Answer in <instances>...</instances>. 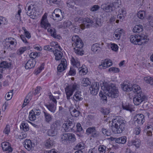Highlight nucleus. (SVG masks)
<instances>
[{
  "instance_id": "f257e3e1",
  "label": "nucleus",
  "mask_w": 153,
  "mask_h": 153,
  "mask_svg": "<svg viewBox=\"0 0 153 153\" xmlns=\"http://www.w3.org/2000/svg\"><path fill=\"white\" fill-rule=\"evenodd\" d=\"M121 88L126 92L132 91L136 96L134 101L136 102L135 105H139L141 102L146 99V97L143 93L140 86L136 84L133 85L130 82L125 81L121 85Z\"/></svg>"
},
{
  "instance_id": "f03ea898",
  "label": "nucleus",
  "mask_w": 153,
  "mask_h": 153,
  "mask_svg": "<svg viewBox=\"0 0 153 153\" xmlns=\"http://www.w3.org/2000/svg\"><path fill=\"white\" fill-rule=\"evenodd\" d=\"M102 88L103 89L104 94L108 96L115 98L118 96V89L114 84L104 83L103 86L102 87Z\"/></svg>"
},
{
  "instance_id": "7ed1b4c3",
  "label": "nucleus",
  "mask_w": 153,
  "mask_h": 153,
  "mask_svg": "<svg viewBox=\"0 0 153 153\" xmlns=\"http://www.w3.org/2000/svg\"><path fill=\"white\" fill-rule=\"evenodd\" d=\"M73 42L72 45L75 46L74 48L75 53L78 55L82 56L84 54V51L82 49L83 43L81 39L77 35L74 36L72 38Z\"/></svg>"
},
{
  "instance_id": "20e7f679",
  "label": "nucleus",
  "mask_w": 153,
  "mask_h": 153,
  "mask_svg": "<svg viewBox=\"0 0 153 153\" xmlns=\"http://www.w3.org/2000/svg\"><path fill=\"white\" fill-rule=\"evenodd\" d=\"M126 122L125 120L122 119L120 118H118L117 122L114 123L113 122L112 130L114 133L119 134L121 133L125 129Z\"/></svg>"
},
{
  "instance_id": "39448f33",
  "label": "nucleus",
  "mask_w": 153,
  "mask_h": 153,
  "mask_svg": "<svg viewBox=\"0 0 153 153\" xmlns=\"http://www.w3.org/2000/svg\"><path fill=\"white\" fill-rule=\"evenodd\" d=\"M148 36L144 35H131L130 37V42L135 45H143L146 43L149 40Z\"/></svg>"
},
{
  "instance_id": "423d86ee",
  "label": "nucleus",
  "mask_w": 153,
  "mask_h": 153,
  "mask_svg": "<svg viewBox=\"0 0 153 153\" xmlns=\"http://www.w3.org/2000/svg\"><path fill=\"white\" fill-rule=\"evenodd\" d=\"M61 142L65 144L72 143L76 140L75 135L73 133H65L60 136Z\"/></svg>"
},
{
  "instance_id": "0eeeda50",
  "label": "nucleus",
  "mask_w": 153,
  "mask_h": 153,
  "mask_svg": "<svg viewBox=\"0 0 153 153\" xmlns=\"http://www.w3.org/2000/svg\"><path fill=\"white\" fill-rule=\"evenodd\" d=\"M36 5L35 4L34 2H28L26 4V6L25 8L26 13L29 16H36Z\"/></svg>"
},
{
  "instance_id": "6e6552de",
  "label": "nucleus",
  "mask_w": 153,
  "mask_h": 153,
  "mask_svg": "<svg viewBox=\"0 0 153 153\" xmlns=\"http://www.w3.org/2000/svg\"><path fill=\"white\" fill-rule=\"evenodd\" d=\"M79 85L76 83L73 85L71 87H68L65 88V91L67 95V98L68 99H70V97L71 96L75 90L77 89Z\"/></svg>"
},
{
  "instance_id": "1a4fd4ad",
  "label": "nucleus",
  "mask_w": 153,
  "mask_h": 153,
  "mask_svg": "<svg viewBox=\"0 0 153 153\" xmlns=\"http://www.w3.org/2000/svg\"><path fill=\"white\" fill-rule=\"evenodd\" d=\"M133 120L134 123L137 126L142 125L145 121V117L142 114H138L134 117Z\"/></svg>"
},
{
  "instance_id": "9d476101",
  "label": "nucleus",
  "mask_w": 153,
  "mask_h": 153,
  "mask_svg": "<svg viewBox=\"0 0 153 153\" xmlns=\"http://www.w3.org/2000/svg\"><path fill=\"white\" fill-rule=\"evenodd\" d=\"M86 132L88 135L91 134V136L93 138H97L100 135V133L96 130L95 127H92L88 128Z\"/></svg>"
},
{
  "instance_id": "9b49d317",
  "label": "nucleus",
  "mask_w": 153,
  "mask_h": 153,
  "mask_svg": "<svg viewBox=\"0 0 153 153\" xmlns=\"http://www.w3.org/2000/svg\"><path fill=\"white\" fill-rule=\"evenodd\" d=\"M81 25L84 28H88L92 26L94 24V22L88 18H84L82 20ZM82 29H83L82 28Z\"/></svg>"
},
{
  "instance_id": "f8f14e48",
  "label": "nucleus",
  "mask_w": 153,
  "mask_h": 153,
  "mask_svg": "<svg viewBox=\"0 0 153 153\" xmlns=\"http://www.w3.org/2000/svg\"><path fill=\"white\" fill-rule=\"evenodd\" d=\"M99 82H94L93 83L90 88L91 93L93 95H96L99 91Z\"/></svg>"
},
{
  "instance_id": "ddd939ff",
  "label": "nucleus",
  "mask_w": 153,
  "mask_h": 153,
  "mask_svg": "<svg viewBox=\"0 0 153 153\" xmlns=\"http://www.w3.org/2000/svg\"><path fill=\"white\" fill-rule=\"evenodd\" d=\"M47 18V14L45 13L43 16L41 22V27L45 29L50 27L51 25L48 22Z\"/></svg>"
},
{
  "instance_id": "4468645a",
  "label": "nucleus",
  "mask_w": 153,
  "mask_h": 153,
  "mask_svg": "<svg viewBox=\"0 0 153 153\" xmlns=\"http://www.w3.org/2000/svg\"><path fill=\"white\" fill-rule=\"evenodd\" d=\"M67 67V61L65 59H62L61 63L57 67V70L58 72H61L65 70Z\"/></svg>"
},
{
  "instance_id": "2eb2a0df",
  "label": "nucleus",
  "mask_w": 153,
  "mask_h": 153,
  "mask_svg": "<svg viewBox=\"0 0 153 153\" xmlns=\"http://www.w3.org/2000/svg\"><path fill=\"white\" fill-rule=\"evenodd\" d=\"M74 126V124L72 122L69 121L63 124L62 126L66 131H72Z\"/></svg>"
},
{
  "instance_id": "dca6fc26",
  "label": "nucleus",
  "mask_w": 153,
  "mask_h": 153,
  "mask_svg": "<svg viewBox=\"0 0 153 153\" xmlns=\"http://www.w3.org/2000/svg\"><path fill=\"white\" fill-rule=\"evenodd\" d=\"M112 64V61L110 59H105L104 61L101 63V64L100 65V68L105 69L111 66Z\"/></svg>"
},
{
  "instance_id": "f3484780",
  "label": "nucleus",
  "mask_w": 153,
  "mask_h": 153,
  "mask_svg": "<svg viewBox=\"0 0 153 153\" xmlns=\"http://www.w3.org/2000/svg\"><path fill=\"white\" fill-rule=\"evenodd\" d=\"M36 61L34 59L29 60L25 64V66L26 69H31L33 68L35 65Z\"/></svg>"
},
{
  "instance_id": "a211bd4d",
  "label": "nucleus",
  "mask_w": 153,
  "mask_h": 153,
  "mask_svg": "<svg viewBox=\"0 0 153 153\" xmlns=\"http://www.w3.org/2000/svg\"><path fill=\"white\" fill-rule=\"evenodd\" d=\"M55 56V59L56 60H59L60 59L63 55L62 53L60 51L57 49H55V50L52 51Z\"/></svg>"
},
{
  "instance_id": "6ab92c4d",
  "label": "nucleus",
  "mask_w": 153,
  "mask_h": 153,
  "mask_svg": "<svg viewBox=\"0 0 153 153\" xmlns=\"http://www.w3.org/2000/svg\"><path fill=\"white\" fill-rule=\"evenodd\" d=\"M101 7L107 12H111L113 10V8L111 4H103L101 5Z\"/></svg>"
},
{
  "instance_id": "aec40b11",
  "label": "nucleus",
  "mask_w": 153,
  "mask_h": 153,
  "mask_svg": "<svg viewBox=\"0 0 153 153\" xmlns=\"http://www.w3.org/2000/svg\"><path fill=\"white\" fill-rule=\"evenodd\" d=\"M17 44V42L16 40L13 38L10 37L8 38V41L6 43V45L7 46V47L11 48L10 45H16Z\"/></svg>"
},
{
  "instance_id": "412c9836",
  "label": "nucleus",
  "mask_w": 153,
  "mask_h": 153,
  "mask_svg": "<svg viewBox=\"0 0 153 153\" xmlns=\"http://www.w3.org/2000/svg\"><path fill=\"white\" fill-rule=\"evenodd\" d=\"M1 146L2 149L5 151H8L9 152H12V148L9 145V144L7 142H4L1 144Z\"/></svg>"
},
{
  "instance_id": "4be33fe9",
  "label": "nucleus",
  "mask_w": 153,
  "mask_h": 153,
  "mask_svg": "<svg viewBox=\"0 0 153 153\" xmlns=\"http://www.w3.org/2000/svg\"><path fill=\"white\" fill-rule=\"evenodd\" d=\"M23 144L25 148L28 151H30L32 148L31 141L30 140H26L24 142Z\"/></svg>"
},
{
  "instance_id": "5701e85b",
  "label": "nucleus",
  "mask_w": 153,
  "mask_h": 153,
  "mask_svg": "<svg viewBox=\"0 0 153 153\" xmlns=\"http://www.w3.org/2000/svg\"><path fill=\"white\" fill-rule=\"evenodd\" d=\"M45 121L48 123H50L53 119V117L49 113L44 111Z\"/></svg>"
},
{
  "instance_id": "b1692460",
  "label": "nucleus",
  "mask_w": 153,
  "mask_h": 153,
  "mask_svg": "<svg viewBox=\"0 0 153 153\" xmlns=\"http://www.w3.org/2000/svg\"><path fill=\"white\" fill-rule=\"evenodd\" d=\"M56 10H55L54 12L52 13L51 16V18L53 19L54 20L56 21V22L61 20L63 18V17L62 18L60 17V15L56 13Z\"/></svg>"
},
{
  "instance_id": "393cba45",
  "label": "nucleus",
  "mask_w": 153,
  "mask_h": 153,
  "mask_svg": "<svg viewBox=\"0 0 153 153\" xmlns=\"http://www.w3.org/2000/svg\"><path fill=\"white\" fill-rule=\"evenodd\" d=\"M10 62H8L7 61H3L0 63V68H9L11 66Z\"/></svg>"
},
{
  "instance_id": "a878e982",
  "label": "nucleus",
  "mask_w": 153,
  "mask_h": 153,
  "mask_svg": "<svg viewBox=\"0 0 153 153\" xmlns=\"http://www.w3.org/2000/svg\"><path fill=\"white\" fill-rule=\"evenodd\" d=\"M100 44L95 43L93 44L91 47V50L94 52L98 53L100 49L102 48V47L100 46Z\"/></svg>"
},
{
  "instance_id": "bb28decb",
  "label": "nucleus",
  "mask_w": 153,
  "mask_h": 153,
  "mask_svg": "<svg viewBox=\"0 0 153 153\" xmlns=\"http://www.w3.org/2000/svg\"><path fill=\"white\" fill-rule=\"evenodd\" d=\"M143 28L142 25H137L134 27L133 31L134 33H140L143 31Z\"/></svg>"
},
{
  "instance_id": "cd10ccee",
  "label": "nucleus",
  "mask_w": 153,
  "mask_h": 153,
  "mask_svg": "<svg viewBox=\"0 0 153 153\" xmlns=\"http://www.w3.org/2000/svg\"><path fill=\"white\" fill-rule=\"evenodd\" d=\"M115 141L117 143L124 144L126 142V138L125 136H123L118 138H115Z\"/></svg>"
},
{
  "instance_id": "c85d7f7f",
  "label": "nucleus",
  "mask_w": 153,
  "mask_h": 153,
  "mask_svg": "<svg viewBox=\"0 0 153 153\" xmlns=\"http://www.w3.org/2000/svg\"><path fill=\"white\" fill-rule=\"evenodd\" d=\"M124 34V30L123 29L117 30L115 32V35L116 39H120L121 35Z\"/></svg>"
},
{
  "instance_id": "c756f323",
  "label": "nucleus",
  "mask_w": 153,
  "mask_h": 153,
  "mask_svg": "<svg viewBox=\"0 0 153 153\" xmlns=\"http://www.w3.org/2000/svg\"><path fill=\"white\" fill-rule=\"evenodd\" d=\"M79 73L81 75H84L85 74L88 72L87 68L85 67V66L82 65V66L79 68Z\"/></svg>"
},
{
  "instance_id": "7c9ffc66",
  "label": "nucleus",
  "mask_w": 153,
  "mask_h": 153,
  "mask_svg": "<svg viewBox=\"0 0 153 153\" xmlns=\"http://www.w3.org/2000/svg\"><path fill=\"white\" fill-rule=\"evenodd\" d=\"M81 92L79 91L76 92L74 95L73 97L74 99L76 101L81 100H82V98L81 97Z\"/></svg>"
},
{
  "instance_id": "2f4dec72",
  "label": "nucleus",
  "mask_w": 153,
  "mask_h": 153,
  "mask_svg": "<svg viewBox=\"0 0 153 153\" xmlns=\"http://www.w3.org/2000/svg\"><path fill=\"white\" fill-rule=\"evenodd\" d=\"M53 140L49 139L47 140L45 143V145L46 148H49L53 146Z\"/></svg>"
},
{
  "instance_id": "473e14b6",
  "label": "nucleus",
  "mask_w": 153,
  "mask_h": 153,
  "mask_svg": "<svg viewBox=\"0 0 153 153\" xmlns=\"http://www.w3.org/2000/svg\"><path fill=\"white\" fill-rule=\"evenodd\" d=\"M57 129H54L51 128V129L49 130L47 132L48 134L50 136H55L57 133Z\"/></svg>"
},
{
  "instance_id": "72a5a7b5",
  "label": "nucleus",
  "mask_w": 153,
  "mask_h": 153,
  "mask_svg": "<svg viewBox=\"0 0 153 153\" xmlns=\"http://www.w3.org/2000/svg\"><path fill=\"white\" fill-rule=\"evenodd\" d=\"M47 3L50 5H53L56 4L57 5H59L60 1L59 0H47Z\"/></svg>"
},
{
  "instance_id": "f704fd0d",
  "label": "nucleus",
  "mask_w": 153,
  "mask_h": 153,
  "mask_svg": "<svg viewBox=\"0 0 153 153\" xmlns=\"http://www.w3.org/2000/svg\"><path fill=\"white\" fill-rule=\"evenodd\" d=\"M20 128L21 129H22L25 131H28L29 129L28 124L24 122L22 123Z\"/></svg>"
},
{
  "instance_id": "c9c22d12",
  "label": "nucleus",
  "mask_w": 153,
  "mask_h": 153,
  "mask_svg": "<svg viewBox=\"0 0 153 153\" xmlns=\"http://www.w3.org/2000/svg\"><path fill=\"white\" fill-rule=\"evenodd\" d=\"M120 0H114L111 4L113 8H117L120 5Z\"/></svg>"
},
{
  "instance_id": "e433bc0d",
  "label": "nucleus",
  "mask_w": 153,
  "mask_h": 153,
  "mask_svg": "<svg viewBox=\"0 0 153 153\" xmlns=\"http://www.w3.org/2000/svg\"><path fill=\"white\" fill-rule=\"evenodd\" d=\"M71 62L73 65L77 68L80 66L79 62L76 59H74L73 57L71 59Z\"/></svg>"
},
{
  "instance_id": "4c0bfd02",
  "label": "nucleus",
  "mask_w": 153,
  "mask_h": 153,
  "mask_svg": "<svg viewBox=\"0 0 153 153\" xmlns=\"http://www.w3.org/2000/svg\"><path fill=\"white\" fill-rule=\"evenodd\" d=\"M60 126V122L59 121L56 120L53 122L51 126V128L56 129Z\"/></svg>"
},
{
  "instance_id": "58836bf2",
  "label": "nucleus",
  "mask_w": 153,
  "mask_h": 153,
  "mask_svg": "<svg viewBox=\"0 0 153 153\" xmlns=\"http://www.w3.org/2000/svg\"><path fill=\"white\" fill-rule=\"evenodd\" d=\"M91 82L88 78H85L83 79L82 82V85L83 86H87L91 84Z\"/></svg>"
},
{
  "instance_id": "ea45409f",
  "label": "nucleus",
  "mask_w": 153,
  "mask_h": 153,
  "mask_svg": "<svg viewBox=\"0 0 153 153\" xmlns=\"http://www.w3.org/2000/svg\"><path fill=\"white\" fill-rule=\"evenodd\" d=\"M13 90L10 91L9 92L7 93L5 96V99L7 100H10L12 97V96L13 94Z\"/></svg>"
},
{
  "instance_id": "a19ab883",
  "label": "nucleus",
  "mask_w": 153,
  "mask_h": 153,
  "mask_svg": "<svg viewBox=\"0 0 153 153\" xmlns=\"http://www.w3.org/2000/svg\"><path fill=\"white\" fill-rule=\"evenodd\" d=\"M36 118V116L34 115V113L31 111L29 112V119L31 121L35 120Z\"/></svg>"
},
{
  "instance_id": "79ce46f5",
  "label": "nucleus",
  "mask_w": 153,
  "mask_h": 153,
  "mask_svg": "<svg viewBox=\"0 0 153 153\" xmlns=\"http://www.w3.org/2000/svg\"><path fill=\"white\" fill-rule=\"evenodd\" d=\"M132 145L138 148L139 147L140 145V140L136 139L135 140H132L131 141Z\"/></svg>"
},
{
  "instance_id": "37998d69",
  "label": "nucleus",
  "mask_w": 153,
  "mask_h": 153,
  "mask_svg": "<svg viewBox=\"0 0 153 153\" xmlns=\"http://www.w3.org/2000/svg\"><path fill=\"white\" fill-rule=\"evenodd\" d=\"M59 96H54L53 95H49V98L53 102V104H56L57 101L56 99H59Z\"/></svg>"
},
{
  "instance_id": "c03bdc74",
  "label": "nucleus",
  "mask_w": 153,
  "mask_h": 153,
  "mask_svg": "<svg viewBox=\"0 0 153 153\" xmlns=\"http://www.w3.org/2000/svg\"><path fill=\"white\" fill-rule=\"evenodd\" d=\"M145 12L143 10L140 11L137 14V16L139 18L143 19L144 18Z\"/></svg>"
},
{
  "instance_id": "a18cd8bd",
  "label": "nucleus",
  "mask_w": 153,
  "mask_h": 153,
  "mask_svg": "<svg viewBox=\"0 0 153 153\" xmlns=\"http://www.w3.org/2000/svg\"><path fill=\"white\" fill-rule=\"evenodd\" d=\"M144 80L147 83L153 85V78L148 76L145 77L144 78Z\"/></svg>"
},
{
  "instance_id": "49530a36",
  "label": "nucleus",
  "mask_w": 153,
  "mask_h": 153,
  "mask_svg": "<svg viewBox=\"0 0 153 153\" xmlns=\"http://www.w3.org/2000/svg\"><path fill=\"white\" fill-rule=\"evenodd\" d=\"M76 146L77 149H78V150H84V149L85 148V146L83 143L81 142L78 143Z\"/></svg>"
},
{
  "instance_id": "de8ad7c7",
  "label": "nucleus",
  "mask_w": 153,
  "mask_h": 153,
  "mask_svg": "<svg viewBox=\"0 0 153 153\" xmlns=\"http://www.w3.org/2000/svg\"><path fill=\"white\" fill-rule=\"evenodd\" d=\"M106 149V147L104 145H100L98 147V150L100 153H105Z\"/></svg>"
},
{
  "instance_id": "09e8293b",
  "label": "nucleus",
  "mask_w": 153,
  "mask_h": 153,
  "mask_svg": "<svg viewBox=\"0 0 153 153\" xmlns=\"http://www.w3.org/2000/svg\"><path fill=\"white\" fill-rule=\"evenodd\" d=\"M27 49V47H25L20 48L17 51V54L19 55H21L22 54L23 52L26 51Z\"/></svg>"
},
{
  "instance_id": "8fccbe9b",
  "label": "nucleus",
  "mask_w": 153,
  "mask_h": 153,
  "mask_svg": "<svg viewBox=\"0 0 153 153\" xmlns=\"http://www.w3.org/2000/svg\"><path fill=\"white\" fill-rule=\"evenodd\" d=\"M100 8V7L97 5H95L91 7L90 8V10L92 12H95L98 10Z\"/></svg>"
},
{
  "instance_id": "3c124183",
  "label": "nucleus",
  "mask_w": 153,
  "mask_h": 153,
  "mask_svg": "<svg viewBox=\"0 0 153 153\" xmlns=\"http://www.w3.org/2000/svg\"><path fill=\"white\" fill-rule=\"evenodd\" d=\"M48 109L51 112H54L56 109V106H46Z\"/></svg>"
},
{
  "instance_id": "603ef678",
  "label": "nucleus",
  "mask_w": 153,
  "mask_h": 153,
  "mask_svg": "<svg viewBox=\"0 0 153 153\" xmlns=\"http://www.w3.org/2000/svg\"><path fill=\"white\" fill-rule=\"evenodd\" d=\"M95 24H96V27L101 26L102 25V23L101 21V19L100 18H97L95 20Z\"/></svg>"
},
{
  "instance_id": "864d4df0",
  "label": "nucleus",
  "mask_w": 153,
  "mask_h": 153,
  "mask_svg": "<svg viewBox=\"0 0 153 153\" xmlns=\"http://www.w3.org/2000/svg\"><path fill=\"white\" fill-rule=\"evenodd\" d=\"M31 111L34 113V115L36 116H39L41 113V111L39 109H34L31 110Z\"/></svg>"
},
{
  "instance_id": "5fc2aeb1",
  "label": "nucleus",
  "mask_w": 153,
  "mask_h": 153,
  "mask_svg": "<svg viewBox=\"0 0 153 153\" xmlns=\"http://www.w3.org/2000/svg\"><path fill=\"white\" fill-rule=\"evenodd\" d=\"M101 111L105 115H107L110 112V109L109 108H102Z\"/></svg>"
},
{
  "instance_id": "6e6d98bb",
  "label": "nucleus",
  "mask_w": 153,
  "mask_h": 153,
  "mask_svg": "<svg viewBox=\"0 0 153 153\" xmlns=\"http://www.w3.org/2000/svg\"><path fill=\"white\" fill-rule=\"evenodd\" d=\"M102 131L103 134L106 136H109L111 134L110 132L106 129L102 128Z\"/></svg>"
},
{
  "instance_id": "4d7b16f0",
  "label": "nucleus",
  "mask_w": 153,
  "mask_h": 153,
  "mask_svg": "<svg viewBox=\"0 0 153 153\" xmlns=\"http://www.w3.org/2000/svg\"><path fill=\"white\" fill-rule=\"evenodd\" d=\"M10 132V126L9 125H7L4 131V132L6 134H8Z\"/></svg>"
},
{
  "instance_id": "13d9d810",
  "label": "nucleus",
  "mask_w": 153,
  "mask_h": 153,
  "mask_svg": "<svg viewBox=\"0 0 153 153\" xmlns=\"http://www.w3.org/2000/svg\"><path fill=\"white\" fill-rule=\"evenodd\" d=\"M108 71H111L114 73H117L120 70L118 68L113 67L109 68Z\"/></svg>"
},
{
  "instance_id": "bf43d9fd",
  "label": "nucleus",
  "mask_w": 153,
  "mask_h": 153,
  "mask_svg": "<svg viewBox=\"0 0 153 153\" xmlns=\"http://www.w3.org/2000/svg\"><path fill=\"white\" fill-rule=\"evenodd\" d=\"M111 49L114 51H117L118 50V47L117 45L115 44H111Z\"/></svg>"
},
{
  "instance_id": "052dcab7",
  "label": "nucleus",
  "mask_w": 153,
  "mask_h": 153,
  "mask_svg": "<svg viewBox=\"0 0 153 153\" xmlns=\"http://www.w3.org/2000/svg\"><path fill=\"white\" fill-rule=\"evenodd\" d=\"M27 136V134L26 133L24 134L21 133L18 136V138L20 139H23L25 138Z\"/></svg>"
},
{
  "instance_id": "680f3d73",
  "label": "nucleus",
  "mask_w": 153,
  "mask_h": 153,
  "mask_svg": "<svg viewBox=\"0 0 153 153\" xmlns=\"http://www.w3.org/2000/svg\"><path fill=\"white\" fill-rule=\"evenodd\" d=\"M6 22L5 18L3 17H0V26L2 25H4L6 24Z\"/></svg>"
},
{
  "instance_id": "e2e57ef3",
  "label": "nucleus",
  "mask_w": 153,
  "mask_h": 153,
  "mask_svg": "<svg viewBox=\"0 0 153 153\" xmlns=\"http://www.w3.org/2000/svg\"><path fill=\"white\" fill-rule=\"evenodd\" d=\"M71 24V21H65L63 23V26L64 27H68L70 26Z\"/></svg>"
},
{
  "instance_id": "0e129e2a",
  "label": "nucleus",
  "mask_w": 153,
  "mask_h": 153,
  "mask_svg": "<svg viewBox=\"0 0 153 153\" xmlns=\"http://www.w3.org/2000/svg\"><path fill=\"white\" fill-rule=\"evenodd\" d=\"M69 74L72 76H74L76 74L75 70L73 68L71 67L69 72Z\"/></svg>"
},
{
  "instance_id": "69168bd1",
  "label": "nucleus",
  "mask_w": 153,
  "mask_h": 153,
  "mask_svg": "<svg viewBox=\"0 0 153 153\" xmlns=\"http://www.w3.org/2000/svg\"><path fill=\"white\" fill-rule=\"evenodd\" d=\"M99 95L103 100H105V101H106L107 97L103 94V93L101 91L100 92Z\"/></svg>"
},
{
  "instance_id": "338daca9",
  "label": "nucleus",
  "mask_w": 153,
  "mask_h": 153,
  "mask_svg": "<svg viewBox=\"0 0 153 153\" xmlns=\"http://www.w3.org/2000/svg\"><path fill=\"white\" fill-rule=\"evenodd\" d=\"M51 36L54 38L59 39L61 37L58 35H57L56 30H54Z\"/></svg>"
},
{
  "instance_id": "774afa93",
  "label": "nucleus",
  "mask_w": 153,
  "mask_h": 153,
  "mask_svg": "<svg viewBox=\"0 0 153 153\" xmlns=\"http://www.w3.org/2000/svg\"><path fill=\"white\" fill-rule=\"evenodd\" d=\"M21 12V10L20 9L18 10V13L16 15V18L18 20H20L21 19L20 13Z\"/></svg>"
}]
</instances>
